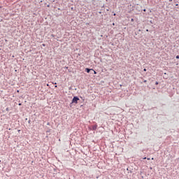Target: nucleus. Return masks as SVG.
<instances>
[{
    "label": "nucleus",
    "mask_w": 179,
    "mask_h": 179,
    "mask_svg": "<svg viewBox=\"0 0 179 179\" xmlns=\"http://www.w3.org/2000/svg\"><path fill=\"white\" fill-rule=\"evenodd\" d=\"M1 161L0 160V163H1Z\"/></svg>",
    "instance_id": "36"
},
{
    "label": "nucleus",
    "mask_w": 179,
    "mask_h": 179,
    "mask_svg": "<svg viewBox=\"0 0 179 179\" xmlns=\"http://www.w3.org/2000/svg\"><path fill=\"white\" fill-rule=\"evenodd\" d=\"M164 79H168L169 78V76H167V73H164Z\"/></svg>",
    "instance_id": "4"
},
{
    "label": "nucleus",
    "mask_w": 179,
    "mask_h": 179,
    "mask_svg": "<svg viewBox=\"0 0 179 179\" xmlns=\"http://www.w3.org/2000/svg\"><path fill=\"white\" fill-rule=\"evenodd\" d=\"M131 22H134V18H131Z\"/></svg>",
    "instance_id": "17"
},
{
    "label": "nucleus",
    "mask_w": 179,
    "mask_h": 179,
    "mask_svg": "<svg viewBox=\"0 0 179 179\" xmlns=\"http://www.w3.org/2000/svg\"><path fill=\"white\" fill-rule=\"evenodd\" d=\"M127 171H130V168H127Z\"/></svg>",
    "instance_id": "13"
},
{
    "label": "nucleus",
    "mask_w": 179,
    "mask_h": 179,
    "mask_svg": "<svg viewBox=\"0 0 179 179\" xmlns=\"http://www.w3.org/2000/svg\"><path fill=\"white\" fill-rule=\"evenodd\" d=\"M115 23H113V26H115Z\"/></svg>",
    "instance_id": "24"
},
{
    "label": "nucleus",
    "mask_w": 179,
    "mask_h": 179,
    "mask_svg": "<svg viewBox=\"0 0 179 179\" xmlns=\"http://www.w3.org/2000/svg\"><path fill=\"white\" fill-rule=\"evenodd\" d=\"M55 87H58V86L55 85Z\"/></svg>",
    "instance_id": "26"
},
{
    "label": "nucleus",
    "mask_w": 179,
    "mask_h": 179,
    "mask_svg": "<svg viewBox=\"0 0 179 179\" xmlns=\"http://www.w3.org/2000/svg\"><path fill=\"white\" fill-rule=\"evenodd\" d=\"M178 41V43H179V41Z\"/></svg>",
    "instance_id": "33"
},
{
    "label": "nucleus",
    "mask_w": 179,
    "mask_h": 179,
    "mask_svg": "<svg viewBox=\"0 0 179 179\" xmlns=\"http://www.w3.org/2000/svg\"><path fill=\"white\" fill-rule=\"evenodd\" d=\"M94 75H97V71L94 70Z\"/></svg>",
    "instance_id": "6"
},
{
    "label": "nucleus",
    "mask_w": 179,
    "mask_h": 179,
    "mask_svg": "<svg viewBox=\"0 0 179 179\" xmlns=\"http://www.w3.org/2000/svg\"><path fill=\"white\" fill-rule=\"evenodd\" d=\"M78 103H80V99L78 96H74L69 104V107L72 108V107H73V106H76Z\"/></svg>",
    "instance_id": "1"
},
{
    "label": "nucleus",
    "mask_w": 179,
    "mask_h": 179,
    "mask_svg": "<svg viewBox=\"0 0 179 179\" xmlns=\"http://www.w3.org/2000/svg\"><path fill=\"white\" fill-rule=\"evenodd\" d=\"M148 160H150V158H148Z\"/></svg>",
    "instance_id": "27"
},
{
    "label": "nucleus",
    "mask_w": 179,
    "mask_h": 179,
    "mask_svg": "<svg viewBox=\"0 0 179 179\" xmlns=\"http://www.w3.org/2000/svg\"><path fill=\"white\" fill-rule=\"evenodd\" d=\"M42 45H43V47H45V44H44V43H43Z\"/></svg>",
    "instance_id": "19"
},
{
    "label": "nucleus",
    "mask_w": 179,
    "mask_h": 179,
    "mask_svg": "<svg viewBox=\"0 0 179 179\" xmlns=\"http://www.w3.org/2000/svg\"><path fill=\"white\" fill-rule=\"evenodd\" d=\"M27 121V118L25 119Z\"/></svg>",
    "instance_id": "32"
},
{
    "label": "nucleus",
    "mask_w": 179,
    "mask_h": 179,
    "mask_svg": "<svg viewBox=\"0 0 179 179\" xmlns=\"http://www.w3.org/2000/svg\"><path fill=\"white\" fill-rule=\"evenodd\" d=\"M176 65H178V63H177Z\"/></svg>",
    "instance_id": "31"
},
{
    "label": "nucleus",
    "mask_w": 179,
    "mask_h": 179,
    "mask_svg": "<svg viewBox=\"0 0 179 179\" xmlns=\"http://www.w3.org/2000/svg\"><path fill=\"white\" fill-rule=\"evenodd\" d=\"M18 106H22V103H18Z\"/></svg>",
    "instance_id": "18"
},
{
    "label": "nucleus",
    "mask_w": 179,
    "mask_h": 179,
    "mask_svg": "<svg viewBox=\"0 0 179 179\" xmlns=\"http://www.w3.org/2000/svg\"><path fill=\"white\" fill-rule=\"evenodd\" d=\"M1 49L0 48V51H1Z\"/></svg>",
    "instance_id": "35"
},
{
    "label": "nucleus",
    "mask_w": 179,
    "mask_h": 179,
    "mask_svg": "<svg viewBox=\"0 0 179 179\" xmlns=\"http://www.w3.org/2000/svg\"><path fill=\"white\" fill-rule=\"evenodd\" d=\"M152 160H155V158H152Z\"/></svg>",
    "instance_id": "28"
},
{
    "label": "nucleus",
    "mask_w": 179,
    "mask_h": 179,
    "mask_svg": "<svg viewBox=\"0 0 179 179\" xmlns=\"http://www.w3.org/2000/svg\"><path fill=\"white\" fill-rule=\"evenodd\" d=\"M143 12H146V9L144 8V9L143 10Z\"/></svg>",
    "instance_id": "16"
},
{
    "label": "nucleus",
    "mask_w": 179,
    "mask_h": 179,
    "mask_svg": "<svg viewBox=\"0 0 179 179\" xmlns=\"http://www.w3.org/2000/svg\"><path fill=\"white\" fill-rule=\"evenodd\" d=\"M155 85H156V86H157V85H159V82L156 81Z\"/></svg>",
    "instance_id": "10"
},
{
    "label": "nucleus",
    "mask_w": 179,
    "mask_h": 179,
    "mask_svg": "<svg viewBox=\"0 0 179 179\" xmlns=\"http://www.w3.org/2000/svg\"><path fill=\"white\" fill-rule=\"evenodd\" d=\"M69 90H72V87H69Z\"/></svg>",
    "instance_id": "20"
},
{
    "label": "nucleus",
    "mask_w": 179,
    "mask_h": 179,
    "mask_svg": "<svg viewBox=\"0 0 179 179\" xmlns=\"http://www.w3.org/2000/svg\"><path fill=\"white\" fill-rule=\"evenodd\" d=\"M0 22H2V20Z\"/></svg>",
    "instance_id": "34"
},
{
    "label": "nucleus",
    "mask_w": 179,
    "mask_h": 179,
    "mask_svg": "<svg viewBox=\"0 0 179 179\" xmlns=\"http://www.w3.org/2000/svg\"><path fill=\"white\" fill-rule=\"evenodd\" d=\"M50 132H51V129H48V130L46 131V133L48 134Z\"/></svg>",
    "instance_id": "5"
},
{
    "label": "nucleus",
    "mask_w": 179,
    "mask_h": 179,
    "mask_svg": "<svg viewBox=\"0 0 179 179\" xmlns=\"http://www.w3.org/2000/svg\"><path fill=\"white\" fill-rule=\"evenodd\" d=\"M176 59H179V55L176 56Z\"/></svg>",
    "instance_id": "8"
},
{
    "label": "nucleus",
    "mask_w": 179,
    "mask_h": 179,
    "mask_svg": "<svg viewBox=\"0 0 179 179\" xmlns=\"http://www.w3.org/2000/svg\"><path fill=\"white\" fill-rule=\"evenodd\" d=\"M146 82H148V80H143V83H146Z\"/></svg>",
    "instance_id": "15"
},
{
    "label": "nucleus",
    "mask_w": 179,
    "mask_h": 179,
    "mask_svg": "<svg viewBox=\"0 0 179 179\" xmlns=\"http://www.w3.org/2000/svg\"><path fill=\"white\" fill-rule=\"evenodd\" d=\"M80 108H83V107H85V105H80Z\"/></svg>",
    "instance_id": "9"
},
{
    "label": "nucleus",
    "mask_w": 179,
    "mask_h": 179,
    "mask_svg": "<svg viewBox=\"0 0 179 179\" xmlns=\"http://www.w3.org/2000/svg\"><path fill=\"white\" fill-rule=\"evenodd\" d=\"M147 69H143V72H146Z\"/></svg>",
    "instance_id": "14"
},
{
    "label": "nucleus",
    "mask_w": 179,
    "mask_h": 179,
    "mask_svg": "<svg viewBox=\"0 0 179 179\" xmlns=\"http://www.w3.org/2000/svg\"><path fill=\"white\" fill-rule=\"evenodd\" d=\"M10 109H9V108H6V111H10Z\"/></svg>",
    "instance_id": "7"
},
{
    "label": "nucleus",
    "mask_w": 179,
    "mask_h": 179,
    "mask_svg": "<svg viewBox=\"0 0 179 179\" xmlns=\"http://www.w3.org/2000/svg\"><path fill=\"white\" fill-rule=\"evenodd\" d=\"M28 123H29V124H31V120H29L28 121Z\"/></svg>",
    "instance_id": "11"
},
{
    "label": "nucleus",
    "mask_w": 179,
    "mask_h": 179,
    "mask_svg": "<svg viewBox=\"0 0 179 179\" xmlns=\"http://www.w3.org/2000/svg\"><path fill=\"white\" fill-rule=\"evenodd\" d=\"M97 127L98 125L96 124V123L94 125H91L89 127V129L90 131H96V129H97Z\"/></svg>",
    "instance_id": "2"
},
{
    "label": "nucleus",
    "mask_w": 179,
    "mask_h": 179,
    "mask_svg": "<svg viewBox=\"0 0 179 179\" xmlns=\"http://www.w3.org/2000/svg\"><path fill=\"white\" fill-rule=\"evenodd\" d=\"M47 125H50V122H48V123H47Z\"/></svg>",
    "instance_id": "23"
},
{
    "label": "nucleus",
    "mask_w": 179,
    "mask_h": 179,
    "mask_svg": "<svg viewBox=\"0 0 179 179\" xmlns=\"http://www.w3.org/2000/svg\"><path fill=\"white\" fill-rule=\"evenodd\" d=\"M113 15L115 16V13H114Z\"/></svg>",
    "instance_id": "29"
},
{
    "label": "nucleus",
    "mask_w": 179,
    "mask_h": 179,
    "mask_svg": "<svg viewBox=\"0 0 179 179\" xmlns=\"http://www.w3.org/2000/svg\"><path fill=\"white\" fill-rule=\"evenodd\" d=\"M176 5V6H178V3H176V4H175Z\"/></svg>",
    "instance_id": "22"
},
{
    "label": "nucleus",
    "mask_w": 179,
    "mask_h": 179,
    "mask_svg": "<svg viewBox=\"0 0 179 179\" xmlns=\"http://www.w3.org/2000/svg\"><path fill=\"white\" fill-rule=\"evenodd\" d=\"M143 160H146V157H145L143 158Z\"/></svg>",
    "instance_id": "21"
},
{
    "label": "nucleus",
    "mask_w": 179,
    "mask_h": 179,
    "mask_svg": "<svg viewBox=\"0 0 179 179\" xmlns=\"http://www.w3.org/2000/svg\"><path fill=\"white\" fill-rule=\"evenodd\" d=\"M90 71H94L93 69L86 68L85 70V72H87V73H90Z\"/></svg>",
    "instance_id": "3"
},
{
    "label": "nucleus",
    "mask_w": 179,
    "mask_h": 179,
    "mask_svg": "<svg viewBox=\"0 0 179 179\" xmlns=\"http://www.w3.org/2000/svg\"><path fill=\"white\" fill-rule=\"evenodd\" d=\"M146 31H149V29H146Z\"/></svg>",
    "instance_id": "25"
},
{
    "label": "nucleus",
    "mask_w": 179,
    "mask_h": 179,
    "mask_svg": "<svg viewBox=\"0 0 179 179\" xmlns=\"http://www.w3.org/2000/svg\"><path fill=\"white\" fill-rule=\"evenodd\" d=\"M150 23H151V24H153V21L150 20Z\"/></svg>",
    "instance_id": "12"
},
{
    "label": "nucleus",
    "mask_w": 179,
    "mask_h": 179,
    "mask_svg": "<svg viewBox=\"0 0 179 179\" xmlns=\"http://www.w3.org/2000/svg\"><path fill=\"white\" fill-rule=\"evenodd\" d=\"M66 69H68V67H66Z\"/></svg>",
    "instance_id": "30"
}]
</instances>
